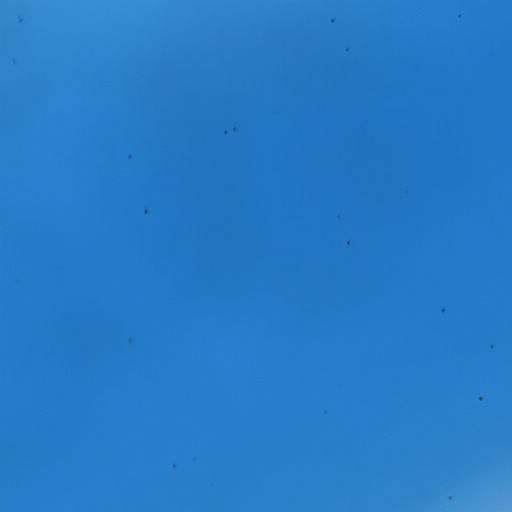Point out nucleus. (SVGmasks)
Wrapping results in <instances>:
<instances>
[{
    "instance_id": "f257e3e1",
    "label": "nucleus",
    "mask_w": 512,
    "mask_h": 512,
    "mask_svg": "<svg viewBox=\"0 0 512 512\" xmlns=\"http://www.w3.org/2000/svg\"><path fill=\"white\" fill-rule=\"evenodd\" d=\"M1 21H2V22L4 21V18H3V17L1 18Z\"/></svg>"
},
{
    "instance_id": "f03ea898",
    "label": "nucleus",
    "mask_w": 512,
    "mask_h": 512,
    "mask_svg": "<svg viewBox=\"0 0 512 512\" xmlns=\"http://www.w3.org/2000/svg\"><path fill=\"white\" fill-rule=\"evenodd\" d=\"M1 31H2V32L4 31V28H3V27L1 28Z\"/></svg>"
},
{
    "instance_id": "7ed1b4c3",
    "label": "nucleus",
    "mask_w": 512,
    "mask_h": 512,
    "mask_svg": "<svg viewBox=\"0 0 512 512\" xmlns=\"http://www.w3.org/2000/svg\"><path fill=\"white\" fill-rule=\"evenodd\" d=\"M1 211H2V212L4 211V208H3V207L1 208Z\"/></svg>"
},
{
    "instance_id": "20e7f679",
    "label": "nucleus",
    "mask_w": 512,
    "mask_h": 512,
    "mask_svg": "<svg viewBox=\"0 0 512 512\" xmlns=\"http://www.w3.org/2000/svg\"><path fill=\"white\" fill-rule=\"evenodd\" d=\"M1 3L3 4V3H4V0H1Z\"/></svg>"
},
{
    "instance_id": "39448f33",
    "label": "nucleus",
    "mask_w": 512,
    "mask_h": 512,
    "mask_svg": "<svg viewBox=\"0 0 512 512\" xmlns=\"http://www.w3.org/2000/svg\"><path fill=\"white\" fill-rule=\"evenodd\" d=\"M1 59H4V56H3V55L1 56Z\"/></svg>"
},
{
    "instance_id": "423d86ee",
    "label": "nucleus",
    "mask_w": 512,
    "mask_h": 512,
    "mask_svg": "<svg viewBox=\"0 0 512 512\" xmlns=\"http://www.w3.org/2000/svg\"><path fill=\"white\" fill-rule=\"evenodd\" d=\"M1 65L3 66V65H4V62H1Z\"/></svg>"
}]
</instances>
